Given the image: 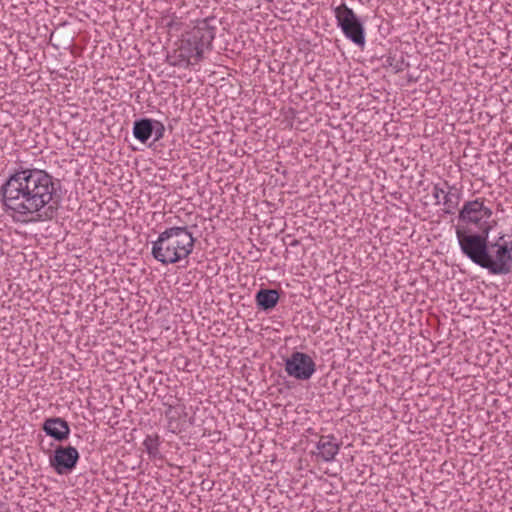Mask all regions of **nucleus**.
I'll use <instances>...</instances> for the list:
<instances>
[{"mask_svg": "<svg viewBox=\"0 0 512 512\" xmlns=\"http://www.w3.org/2000/svg\"><path fill=\"white\" fill-rule=\"evenodd\" d=\"M4 212L16 223L48 221L58 203V183L45 170L20 168L0 186Z\"/></svg>", "mask_w": 512, "mask_h": 512, "instance_id": "obj_1", "label": "nucleus"}, {"mask_svg": "<svg viewBox=\"0 0 512 512\" xmlns=\"http://www.w3.org/2000/svg\"><path fill=\"white\" fill-rule=\"evenodd\" d=\"M216 35V27L205 20L198 21L193 29L184 34L178 48L168 56L169 64L175 67L188 68L201 62L206 51L212 49Z\"/></svg>", "mask_w": 512, "mask_h": 512, "instance_id": "obj_2", "label": "nucleus"}, {"mask_svg": "<svg viewBox=\"0 0 512 512\" xmlns=\"http://www.w3.org/2000/svg\"><path fill=\"white\" fill-rule=\"evenodd\" d=\"M152 129H153V135L154 141L160 140L165 131L164 125L160 121L152 120Z\"/></svg>", "mask_w": 512, "mask_h": 512, "instance_id": "obj_17", "label": "nucleus"}, {"mask_svg": "<svg viewBox=\"0 0 512 512\" xmlns=\"http://www.w3.org/2000/svg\"><path fill=\"white\" fill-rule=\"evenodd\" d=\"M444 186L447 187L448 190H445L441 204L446 207L445 213L450 214L459 204L460 193L454 186L449 185L447 181H444Z\"/></svg>", "mask_w": 512, "mask_h": 512, "instance_id": "obj_13", "label": "nucleus"}, {"mask_svg": "<svg viewBox=\"0 0 512 512\" xmlns=\"http://www.w3.org/2000/svg\"><path fill=\"white\" fill-rule=\"evenodd\" d=\"M510 148L512 149V144L510 145Z\"/></svg>", "mask_w": 512, "mask_h": 512, "instance_id": "obj_18", "label": "nucleus"}, {"mask_svg": "<svg viewBox=\"0 0 512 512\" xmlns=\"http://www.w3.org/2000/svg\"><path fill=\"white\" fill-rule=\"evenodd\" d=\"M134 137L142 143H145L152 135V120L151 119H140L136 120L133 125Z\"/></svg>", "mask_w": 512, "mask_h": 512, "instance_id": "obj_14", "label": "nucleus"}, {"mask_svg": "<svg viewBox=\"0 0 512 512\" xmlns=\"http://www.w3.org/2000/svg\"><path fill=\"white\" fill-rule=\"evenodd\" d=\"M79 460V453L73 446H58L53 457L50 458V465L58 474H65L72 471Z\"/></svg>", "mask_w": 512, "mask_h": 512, "instance_id": "obj_9", "label": "nucleus"}, {"mask_svg": "<svg viewBox=\"0 0 512 512\" xmlns=\"http://www.w3.org/2000/svg\"><path fill=\"white\" fill-rule=\"evenodd\" d=\"M484 202L483 198L466 201L459 211L457 226L467 227L471 231L472 228L477 231H485V229L491 231L489 220L492 210Z\"/></svg>", "mask_w": 512, "mask_h": 512, "instance_id": "obj_6", "label": "nucleus"}, {"mask_svg": "<svg viewBox=\"0 0 512 512\" xmlns=\"http://www.w3.org/2000/svg\"><path fill=\"white\" fill-rule=\"evenodd\" d=\"M447 187L444 186V182L436 183L432 188V196L435 199V205H441V200Z\"/></svg>", "mask_w": 512, "mask_h": 512, "instance_id": "obj_16", "label": "nucleus"}, {"mask_svg": "<svg viewBox=\"0 0 512 512\" xmlns=\"http://www.w3.org/2000/svg\"><path fill=\"white\" fill-rule=\"evenodd\" d=\"M143 446L145 447V451L147 452L149 458L151 459H157L161 458L159 446H160V439L159 436L154 435H147L146 438L143 441Z\"/></svg>", "mask_w": 512, "mask_h": 512, "instance_id": "obj_15", "label": "nucleus"}, {"mask_svg": "<svg viewBox=\"0 0 512 512\" xmlns=\"http://www.w3.org/2000/svg\"><path fill=\"white\" fill-rule=\"evenodd\" d=\"M195 241L187 226L169 227L152 242L151 254L163 265L175 264L190 256Z\"/></svg>", "mask_w": 512, "mask_h": 512, "instance_id": "obj_3", "label": "nucleus"}, {"mask_svg": "<svg viewBox=\"0 0 512 512\" xmlns=\"http://www.w3.org/2000/svg\"><path fill=\"white\" fill-rule=\"evenodd\" d=\"M489 233L490 231L487 229L473 233L467 227H455L457 242L462 254L481 268H483L487 256Z\"/></svg>", "mask_w": 512, "mask_h": 512, "instance_id": "obj_4", "label": "nucleus"}, {"mask_svg": "<svg viewBox=\"0 0 512 512\" xmlns=\"http://www.w3.org/2000/svg\"><path fill=\"white\" fill-rule=\"evenodd\" d=\"M486 254L484 269L491 274H508L512 266V235L508 239L502 235L496 241L488 242Z\"/></svg>", "mask_w": 512, "mask_h": 512, "instance_id": "obj_5", "label": "nucleus"}, {"mask_svg": "<svg viewBox=\"0 0 512 512\" xmlns=\"http://www.w3.org/2000/svg\"><path fill=\"white\" fill-rule=\"evenodd\" d=\"M257 306L268 311L273 309L279 301V293L274 289H260L255 295Z\"/></svg>", "mask_w": 512, "mask_h": 512, "instance_id": "obj_12", "label": "nucleus"}, {"mask_svg": "<svg viewBox=\"0 0 512 512\" xmlns=\"http://www.w3.org/2000/svg\"><path fill=\"white\" fill-rule=\"evenodd\" d=\"M285 371L297 380H309L316 371V364L311 356L303 352H293L285 360Z\"/></svg>", "mask_w": 512, "mask_h": 512, "instance_id": "obj_8", "label": "nucleus"}, {"mask_svg": "<svg viewBox=\"0 0 512 512\" xmlns=\"http://www.w3.org/2000/svg\"><path fill=\"white\" fill-rule=\"evenodd\" d=\"M317 457L325 462H331L335 459L340 449V444L334 435H323L320 437L316 445Z\"/></svg>", "mask_w": 512, "mask_h": 512, "instance_id": "obj_11", "label": "nucleus"}, {"mask_svg": "<svg viewBox=\"0 0 512 512\" xmlns=\"http://www.w3.org/2000/svg\"><path fill=\"white\" fill-rule=\"evenodd\" d=\"M43 431L57 441L66 440L70 434V427L64 419L60 417L48 418L42 425Z\"/></svg>", "mask_w": 512, "mask_h": 512, "instance_id": "obj_10", "label": "nucleus"}, {"mask_svg": "<svg viewBox=\"0 0 512 512\" xmlns=\"http://www.w3.org/2000/svg\"><path fill=\"white\" fill-rule=\"evenodd\" d=\"M333 13L337 26L341 29L344 36L355 45L363 47L366 42L365 29L353 9L343 2L333 7Z\"/></svg>", "mask_w": 512, "mask_h": 512, "instance_id": "obj_7", "label": "nucleus"}]
</instances>
